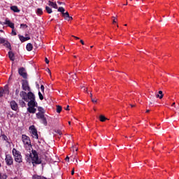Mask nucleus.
Here are the masks:
<instances>
[{
    "label": "nucleus",
    "mask_w": 179,
    "mask_h": 179,
    "mask_svg": "<svg viewBox=\"0 0 179 179\" xmlns=\"http://www.w3.org/2000/svg\"><path fill=\"white\" fill-rule=\"evenodd\" d=\"M31 159V162L33 165L34 164H41V160L38 159V155H37V152L36 150H32V153L29 155V157H27V161L29 162Z\"/></svg>",
    "instance_id": "nucleus-1"
},
{
    "label": "nucleus",
    "mask_w": 179,
    "mask_h": 179,
    "mask_svg": "<svg viewBox=\"0 0 179 179\" xmlns=\"http://www.w3.org/2000/svg\"><path fill=\"white\" fill-rule=\"evenodd\" d=\"M12 153L14 156L15 162H16L17 163H22V162H23L22 154L20 152L19 150L13 148L12 150Z\"/></svg>",
    "instance_id": "nucleus-2"
},
{
    "label": "nucleus",
    "mask_w": 179,
    "mask_h": 179,
    "mask_svg": "<svg viewBox=\"0 0 179 179\" xmlns=\"http://www.w3.org/2000/svg\"><path fill=\"white\" fill-rule=\"evenodd\" d=\"M22 139L24 145H27L28 148H31V141H30V137L26 136L25 134H22Z\"/></svg>",
    "instance_id": "nucleus-3"
},
{
    "label": "nucleus",
    "mask_w": 179,
    "mask_h": 179,
    "mask_svg": "<svg viewBox=\"0 0 179 179\" xmlns=\"http://www.w3.org/2000/svg\"><path fill=\"white\" fill-rule=\"evenodd\" d=\"M29 132L34 139H38V134L37 133V129L34 126L29 127Z\"/></svg>",
    "instance_id": "nucleus-4"
},
{
    "label": "nucleus",
    "mask_w": 179,
    "mask_h": 179,
    "mask_svg": "<svg viewBox=\"0 0 179 179\" xmlns=\"http://www.w3.org/2000/svg\"><path fill=\"white\" fill-rule=\"evenodd\" d=\"M27 96L28 100H30V101L28 102V104L33 105L34 104V103H37L36 102V96H34V94L29 92L27 93Z\"/></svg>",
    "instance_id": "nucleus-5"
},
{
    "label": "nucleus",
    "mask_w": 179,
    "mask_h": 179,
    "mask_svg": "<svg viewBox=\"0 0 179 179\" xmlns=\"http://www.w3.org/2000/svg\"><path fill=\"white\" fill-rule=\"evenodd\" d=\"M37 107V103H34V104L29 105L28 103V108H27V111L30 113V114H36V111H37V109L36 108Z\"/></svg>",
    "instance_id": "nucleus-6"
},
{
    "label": "nucleus",
    "mask_w": 179,
    "mask_h": 179,
    "mask_svg": "<svg viewBox=\"0 0 179 179\" xmlns=\"http://www.w3.org/2000/svg\"><path fill=\"white\" fill-rule=\"evenodd\" d=\"M5 160L7 166H12V164H13V158L12 157V155H6Z\"/></svg>",
    "instance_id": "nucleus-7"
},
{
    "label": "nucleus",
    "mask_w": 179,
    "mask_h": 179,
    "mask_svg": "<svg viewBox=\"0 0 179 179\" xmlns=\"http://www.w3.org/2000/svg\"><path fill=\"white\" fill-rule=\"evenodd\" d=\"M22 87L23 90H24L25 92H27V91L30 92V87L29 86V82H27V80H22Z\"/></svg>",
    "instance_id": "nucleus-8"
},
{
    "label": "nucleus",
    "mask_w": 179,
    "mask_h": 179,
    "mask_svg": "<svg viewBox=\"0 0 179 179\" xmlns=\"http://www.w3.org/2000/svg\"><path fill=\"white\" fill-rule=\"evenodd\" d=\"M0 24H7L8 27H10L12 29H15V24L11 22L10 20L6 19L4 22L0 21Z\"/></svg>",
    "instance_id": "nucleus-9"
},
{
    "label": "nucleus",
    "mask_w": 179,
    "mask_h": 179,
    "mask_svg": "<svg viewBox=\"0 0 179 179\" xmlns=\"http://www.w3.org/2000/svg\"><path fill=\"white\" fill-rule=\"evenodd\" d=\"M18 73H19V75H20V76H22V78H24V79H26V78H27V73H26L24 68L19 69Z\"/></svg>",
    "instance_id": "nucleus-10"
},
{
    "label": "nucleus",
    "mask_w": 179,
    "mask_h": 179,
    "mask_svg": "<svg viewBox=\"0 0 179 179\" xmlns=\"http://www.w3.org/2000/svg\"><path fill=\"white\" fill-rule=\"evenodd\" d=\"M10 105L11 107V110H13V111H17L18 106H17V103H16V101H11L10 102Z\"/></svg>",
    "instance_id": "nucleus-11"
},
{
    "label": "nucleus",
    "mask_w": 179,
    "mask_h": 179,
    "mask_svg": "<svg viewBox=\"0 0 179 179\" xmlns=\"http://www.w3.org/2000/svg\"><path fill=\"white\" fill-rule=\"evenodd\" d=\"M20 97H22V100H24V101H27V103L28 102V98H27V93H26V92L22 91L20 94Z\"/></svg>",
    "instance_id": "nucleus-12"
},
{
    "label": "nucleus",
    "mask_w": 179,
    "mask_h": 179,
    "mask_svg": "<svg viewBox=\"0 0 179 179\" xmlns=\"http://www.w3.org/2000/svg\"><path fill=\"white\" fill-rule=\"evenodd\" d=\"M63 17H64L65 20H67L68 22H71L73 18L69 15V13L66 12L62 14Z\"/></svg>",
    "instance_id": "nucleus-13"
},
{
    "label": "nucleus",
    "mask_w": 179,
    "mask_h": 179,
    "mask_svg": "<svg viewBox=\"0 0 179 179\" xmlns=\"http://www.w3.org/2000/svg\"><path fill=\"white\" fill-rule=\"evenodd\" d=\"M0 44H3L4 45H10V43L5 38L0 36Z\"/></svg>",
    "instance_id": "nucleus-14"
},
{
    "label": "nucleus",
    "mask_w": 179,
    "mask_h": 179,
    "mask_svg": "<svg viewBox=\"0 0 179 179\" xmlns=\"http://www.w3.org/2000/svg\"><path fill=\"white\" fill-rule=\"evenodd\" d=\"M18 37L21 41V43H24V41H27L29 40H30L29 36H23L22 35H18Z\"/></svg>",
    "instance_id": "nucleus-15"
},
{
    "label": "nucleus",
    "mask_w": 179,
    "mask_h": 179,
    "mask_svg": "<svg viewBox=\"0 0 179 179\" xmlns=\"http://www.w3.org/2000/svg\"><path fill=\"white\" fill-rule=\"evenodd\" d=\"M4 93L9 94V90H8V88H6L4 90L3 88H0V97H2Z\"/></svg>",
    "instance_id": "nucleus-16"
},
{
    "label": "nucleus",
    "mask_w": 179,
    "mask_h": 179,
    "mask_svg": "<svg viewBox=\"0 0 179 179\" xmlns=\"http://www.w3.org/2000/svg\"><path fill=\"white\" fill-rule=\"evenodd\" d=\"M48 5L49 6H52V8H54L55 9H58V6L57 5V3H54L51 1L50 0L48 1Z\"/></svg>",
    "instance_id": "nucleus-17"
},
{
    "label": "nucleus",
    "mask_w": 179,
    "mask_h": 179,
    "mask_svg": "<svg viewBox=\"0 0 179 179\" xmlns=\"http://www.w3.org/2000/svg\"><path fill=\"white\" fill-rule=\"evenodd\" d=\"M11 10H13V12H15V13H19V12H20V10L19 9V8H17V6H12L10 7Z\"/></svg>",
    "instance_id": "nucleus-18"
},
{
    "label": "nucleus",
    "mask_w": 179,
    "mask_h": 179,
    "mask_svg": "<svg viewBox=\"0 0 179 179\" xmlns=\"http://www.w3.org/2000/svg\"><path fill=\"white\" fill-rule=\"evenodd\" d=\"M8 57L10 58V61H15V54L12 51L8 52Z\"/></svg>",
    "instance_id": "nucleus-19"
},
{
    "label": "nucleus",
    "mask_w": 179,
    "mask_h": 179,
    "mask_svg": "<svg viewBox=\"0 0 179 179\" xmlns=\"http://www.w3.org/2000/svg\"><path fill=\"white\" fill-rule=\"evenodd\" d=\"M164 94H163V92L162 91H159L158 94H155V96L157 97V99H162L164 97Z\"/></svg>",
    "instance_id": "nucleus-20"
},
{
    "label": "nucleus",
    "mask_w": 179,
    "mask_h": 179,
    "mask_svg": "<svg viewBox=\"0 0 179 179\" xmlns=\"http://www.w3.org/2000/svg\"><path fill=\"white\" fill-rule=\"evenodd\" d=\"M32 179H47L45 177H43V176H38V175H34L32 176Z\"/></svg>",
    "instance_id": "nucleus-21"
},
{
    "label": "nucleus",
    "mask_w": 179,
    "mask_h": 179,
    "mask_svg": "<svg viewBox=\"0 0 179 179\" xmlns=\"http://www.w3.org/2000/svg\"><path fill=\"white\" fill-rule=\"evenodd\" d=\"M44 113H36V117L38 119V120H41L42 118H44Z\"/></svg>",
    "instance_id": "nucleus-22"
},
{
    "label": "nucleus",
    "mask_w": 179,
    "mask_h": 179,
    "mask_svg": "<svg viewBox=\"0 0 179 179\" xmlns=\"http://www.w3.org/2000/svg\"><path fill=\"white\" fill-rule=\"evenodd\" d=\"M45 10L47 13H49V14L52 13V9L48 6H45Z\"/></svg>",
    "instance_id": "nucleus-23"
},
{
    "label": "nucleus",
    "mask_w": 179,
    "mask_h": 179,
    "mask_svg": "<svg viewBox=\"0 0 179 179\" xmlns=\"http://www.w3.org/2000/svg\"><path fill=\"white\" fill-rule=\"evenodd\" d=\"M1 139H2V141H6V142H8V136H6V135L3 134L0 136Z\"/></svg>",
    "instance_id": "nucleus-24"
},
{
    "label": "nucleus",
    "mask_w": 179,
    "mask_h": 179,
    "mask_svg": "<svg viewBox=\"0 0 179 179\" xmlns=\"http://www.w3.org/2000/svg\"><path fill=\"white\" fill-rule=\"evenodd\" d=\"M99 120H100V121H101V122H104V121H106V120H107V118L105 117L104 115H101L99 116Z\"/></svg>",
    "instance_id": "nucleus-25"
},
{
    "label": "nucleus",
    "mask_w": 179,
    "mask_h": 179,
    "mask_svg": "<svg viewBox=\"0 0 179 179\" xmlns=\"http://www.w3.org/2000/svg\"><path fill=\"white\" fill-rule=\"evenodd\" d=\"M57 10L58 12H61V13L64 15L65 12V8H64V7H59Z\"/></svg>",
    "instance_id": "nucleus-26"
},
{
    "label": "nucleus",
    "mask_w": 179,
    "mask_h": 179,
    "mask_svg": "<svg viewBox=\"0 0 179 179\" xmlns=\"http://www.w3.org/2000/svg\"><path fill=\"white\" fill-rule=\"evenodd\" d=\"M41 120V122L42 124H43L44 125H47V118H45V116L43 117Z\"/></svg>",
    "instance_id": "nucleus-27"
},
{
    "label": "nucleus",
    "mask_w": 179,
    "mask_h": 179,
    "mask_svg": "<svg viewBox=\"0 0 179 179\" xmlns=\"http://www.w3.org/2000/svg\"><path fill=\"white\" fill-rule=\"evenodd\" d=\"M38 111H39L38 113L43 114L45 113V110H44V108L42 107H38Z\"/></svg>",
    "instance_id": "nucleus-28"
},
{
    "label": "nucleus",
    "mask_w": 179,
    "mask_h": 179,
    "mask_svg": "<svg viewBox=\"0 0 179 179\" xmlns=\"http://www.w3.org/2000/svg\"><path fill=\"white\" fill-rule=\"evenodd\" d=\"M57 113H61V111H62V107H61V106H57Z\"/></svg>",
    "instance_id": "nucleus-29"
},
{
    "label": "nucleus",
    "mask_w": 179,
    "mask_h": 179,
    "mask_svg": "<svg viewBox=\"0 0 179 179\" xmlns=\"http://www.w3.org/2000/svg\"><path fill=\"white\" fill-rule=\"evenodd\" d=\"M36 13L37 15H43V8H38Z\"/></svg>",
    "instance_id": "nucleus-30"
},
{
    "label": "nucleus",
    "mask_w": 179,
    "mask_h": 179,
    "mask_svg": "<svg viewBox=\"0 0 179 179\" xmlns=\"http://www.w3.org/2000/svg\"><path fill=\"white\" fill-rule=\"evenodd\" d=\"M26 49L27 51H31V50H33V45H27Z\"/></svg>",
    "instance_id": "nucleus-31"
},
{
    "label": "nucleus",
    "mask_w": 179,
    "mask_h": 179,
    "mask_svg": "<svg viewBox=\"0 0 179 179\" xmlns=\"http://www.w3.org/2000/svg\"><path fill=\"white\" fill-rule=\"evenodd\" d=\"M20 104L22 107H24V106H26V103L23 100L20 101Z\"/></svg>",
    "instance_id": "nucleus-32"
},
{
    "label": "nucleus",
    "mask_w": 179,
    "mask_h": 179,
    "mask_svg": "<svg viewBox=\"0 0 179 179\" xmlns=\"http://www.w3.org/2000/svg\"><path fill=\"white\" fill-rule=\"evenodd\" d=\"M38 96H39L40 100H43L44 99V96H43V94H41V92H38Z\"/></svg>",
    "instance_id": "nucleus-33"
},
{
    "label": "nucleus",
    "mask_w": 179,
    "mask_h": 179,
    "mask_svg": "<svg viewBox=\"0 0 179 179\" xmlns=\"http://www.w3.org/2000/svg\"><path fill=\"white\" fill-rule=\"evenodd\" d=\"M20 27H25L26 29H27L28 26L26 24H21Z\"/></svg>",
    "instance_id": "nucleus-34"
},
{
    "label": "nucleus",
    "mask_w": 179,
    "mask_h": 179,
    "mask_svg": "<svg viewBox=\"0 0 179 179\" xmlns=\"http://www.w3.org/2000/svg\"><path fill=\"white\" fill-rule=\"evenodd\" d=\"M12 36H16V31H15V29H12V32H11Z\"/></svg>",
    "instance_id": "nucleus-35"
},
{
    "label": "nucleus",
    "mask_w": 179,
    "mask_h": 179,
    "mask_svg": "<svg viewBox=\"0 0 179 179\" xmlns=\"http://www.w3.org/2000/svg\"><path fill=\"white\" fill-rule=\"evenodd\" d=\"M92 103H97V99H96V98H92Z\"/></svg>",
    "instance_id": "nucleus-36"
},
{
    "label": "nucleus",
    "mask_w": 179,
    "mask_h": 179,
    "mask_svg": "<svg viewBox=\"0 0 179 179\" xmlns=\"http://www.w3.org/2000/svg\"><path fill=\"white\" fill-rule=\"evenodd\" d=\"M113 17V23H117V18H115V17Z\"/></svg>",
    "instance_id": "nucleus-37"
},
{
    "label": "nucleus",
    "mask_w": 179,
    "mask_h": 179,
    "mask_svg": "<svg viewBox=\"0 0 179 179\" xmlns=\"http://www.w3.org/2000/svg\"><path fill=\"white\" fill-rule=\"evenodd\" d=\"M41 92H44V85L41 86Z\"/></svg>",
    "instance_id": "nucleus-38"
},
{
    "label": "nucleus",
    "mask_w": 179,
    "mask_h": 179,
    "mask_svg": "<svg viewBox=\"0 0 179 179\" xmlns=\"http://www.w3.org/2000/svg\"><path fill=\"white\" fill-rule=\"evenodd\" d=\"M45 61L46 64H50V61L48 60V59H47V57L45 59Z\"/></svg>",
    "instance_id": "nucleus-39"
},
{
    "label": "nucleus",
    "mask_w": 179,
    "mask_h": 179,
    "mask_svg": "<svg viewBox=\"0 0 179 179\" xmlns=\"http://www.w3.org/2000/svg\"><path fill=\"white\" fill-rule=\"evenodd\" d=\"M80 42L83 45H85V41H83V40H80Z\"/></svg>",
    "instance_id": "nucleus-40"
},
{
    "label": "nucleus",
    "mask_w": 179,
    "mask_h": 179,
    "mask_svg": "<svg viewBox=\"0 0 179 179\" xmlns=\"http://www.w3.org/2000/svg\"><path fill=\"white\" fill-rule=\"evenodd\" d=\"M73 79H76V74H74L71 76Z\"/></svg>",
    "instance_id": "nucleus-41"
},
{
    "label": "nucleus",
    "mask_w": 179,
    "mask_h": 179,
    "mask_svg": "<svg viewBox=\"0 0 179 179\" xmlns=\"http://www.w3.org/2000/svg\"><path fill=\"white\" fill-rule=\"evenodd\" d=\"M73 174H75V169H74L71 171V175L73 176Z\"/></svg>",
    "instance_id": "nucleus-42"
},
{
    "label": "nucleus",
    "mask_w": 179,
    "mask_h": 179,
    "mask_svg": "<svg viewBox=\"0 0 179 179\" xmlns=\"http://www.w3.org/2000/svg\"><path fill=\"white\" fill-rule=\"evenodd\" d=\"M48 72L49 75H51V70L50 69H48Z\"/></svg>",
    "instance_id": "nucleus-43"
},
{
    "label": "nucleus",
    "mask_w": 179,
    "mask_h": 179,
    "mask_svg": "<svg viewBox=\"0 0 179 179\" xmlns=\"http://www.w3.org/2000/svg\"><path fill=\"white\" fill-rule=\"evenodd\" d=\"M73 37H74V38H75L76 40H79V37H78V36H73Z\"/></svg>",
    "instance_id": "nucleus-44"
},
{
    "label": "nucleus",
    "mask_w": 179,
    "mask_h": 179,
    "mask_svg": "<svg viewBox=\"0 0 179 179\" xmlns=\"http://www.w3.org/2000/svg\"><path fill=\"white\" fill-rule=\"evenodd\" d=\"M7 48H8L9 50H12V47L10 45L7 46Z\"/></svg>",
    "instance_id": "nucleus-45"
},
{
    "label": "nucleus",
    "mask_w": 179,
    "mask_h": 179,
    "mask_svg": "<svg viewBox=\"0 0 179 179\" xmlns=\"http://www.w3.org/2000/svg\"><path fill=\"white\" fill-rule=\"evenodd\" d=\"M67 111L69 110V106H67V107L65 108Z\"/></svg>",
    "instance_id": "nucleus-46"
},
{
    "label": "nucleus",
    "mask_w": 179,
    "mask_h": 179,
    "mask_svg": "<svg viewBox=\"0 0 179 179\" xmlns=\"http://www.w3.org/2000/svg\"><path fill=\"white\" fill-rule=\"evenodd\" d=\"M57 3H59V5H62L63 3L62 2H59V1H58Z\"/></svg>",
    "instance_id": "nucleus-47"
},
{
    "label": "nucleus",
    "mask_w": 179,
    "mask_h": 179,
    "mask_svg": "<svg viewBox=\"0 0 179 179\" xmlns=\"http://www.w3.org/2000/svg\"><path fill=\"white\" fill-rule=\"evenodd\" d=\"M66 160L69 161V157H66Z\"/></svg>",
    "instance_id": "nucleus-48"
},
{
    "label": "nucleus",
    "mask_w": 179,
    "mask_h": 179,
    "mask_svg": "<svg viewBox=\"0 0 179 179\" xmlns=\"http://www.w3.org/2000/svg\"><path fill=\"white\" fill-rule=\"evenodd\" d=\"M131 107H135V105L130 104Z\"/></svg>",
    "instance_id": "nucleus-49"
},
{
    "label": "nucleus",
    "mask_w": 179,
    "mask_h": 179,
    "mask_svg": "<svg viewBox=\"0 0 179 179\" xmlns=\"http://www.w3.org/2000/svg\"><path fill=\"white\" fill-rule=\"evenodd\" d=\"M27 45H31V43H27Z\"/></svg>",
    "instance_id": "nucleus-50"
},
{
    "label": "nucleus",
    "mask_w": 179,
    "mask_h": 179,
    "mask_svg": "<svg viewBox=\"0 0 179 179\" xmlns=\"http://www.w3.org/2000/svg\"><path fill=\"white\" fill-rule=\"evenodd\" d=\"M175 105H176V103L173 102V103H172V106H175Z\"/></svg>",
    "instance_id": "nucleus-51"
},
{
    "label": "nucleus",
    "mask_w": 179,
    "mask_h": 179,
    "mask_svg": "<svg viewBox=\"0 0 179 179\" xmlns=\"http://www.w3.org/2000/svg\"><path fill=\"white\" fill-rule=\"evenodd\" d=\"M92 96H93V95L91 94V95H90L91 99H93Z\"/></svg>",
    "instance_id": "nucleus-52"
},
{
    "label": "nucleus",
    "mask_w": 179,
    "mask_h": 179,
    "mask_svg": "<svg viewBox=\"0 0 179 179\" xmlns=\"http://www.w3.org/2000/svg\"><path fill=\"white\" fill-rule=\"evenodd\" d=\"M150 110H146V113H149Z\"/></svg>",
    "instance_id": "nucleus-53"
},
{
    "label": "nucleus",
    "mask_w": 179,
    "mask_h": 179,
    "mask_svg": "<svg viewBox=\"0 0 179 179\" xmlns=\"http://www.w3.org/2000/svg\"><path fill=\"white\" fill-rule=\"evenodd\" d=\"M84 91H85V92H87V90H86V89H84Z\"/></svg>",
    "instance_id": "nucleus-54"
},
{
    "label": "nucleus",
    "mask_w": 179,
    "mask_h": 179,
    "mask_svg": "<svg viewBox=\"0 0 179 179\" xmlns=\"http://www.w3.org/2000/svg\"><path fill=\"white\" fill-rule=\"evenodd\" d=\"M75 149H76V152H78V148H76Z\"/></svg>",
    "instance_id": "nucleus-55"
},
{
    "label": "nucleus",
    "mask_w": 179,
    "mask_h": 179,
    "mask_svg": "<svg viewBox=\"0 0 179 179\" xmlns=\"http://www.w3.org/2000/svg\"><path fill=\"white\" fill-rule=\"evenodd\" d=\"M58 134H59V135H61V131H59Z\"/></svg>",
    "instance_id": "nucleus-56"
},
{
    "label": "nucleus",
    "mask_w": 179,
    "mask_h": 179,
    "mask_svg": "<svg viewBox=\"0 0 179 179\" xmlns=\"http://www.w3.org/2000/svg\"><path fill=\"white\" fill-rule=\"evenodd\" d=\"M69 124L71 125V122L70 121L69 122Z\"/></svg>",
    "instance_id": "nucleus-57"
},
{
    "label": "nucleus",
    "mask_w": 179,
    "mask_h": 179,
    "mask_svg": "<svg viewBox=\"0 0 179 179\" xmlns=\"http://www.w3.org/2000/svg\"><path fill=\"white\" fill-rule=\"evenodd\" d=\"M76 163H78V159H76Z\"/></svg>",
    "instance_id": "nucleus-58"
},
{
    "label": "nucleus",
    "mask_w": 179,
    "mask_h": 179,
    "mask_svg": "<svg viewBox=\"0 0 179 179\" xmlns=\"http://www.w3.org/2000/svg\"><path fill=\"white\" fill-rule=\"evenodd\" d=\"M124 26H127V24H124Z\"/></svg>",
    "instance_id": "nucleus-59"
},
{
    "label": "nucleus",
    "mask_w": 179,
    "mask_h": 179,
    "mask_svg": "<svg viewBox=\"0 0 179 179\" xmlns=\"http://www.w3.org/2000/svg\"><path fill=\"white\" fill-rule=\"evenodd\" d=\"M74 58H76V56H74Z\"/></svg>",
    "instance_id": "nucleus-60"
},
{
    "label": "nucleus",
    "mask_w": 179,
    "mask_h": 179,
    "mask_svg": "<svg viewBox=\"0 0 179 179\" xmlns=\"http://www.w3.org/2000/svg\"><path fill=\"white\" fill-rule=\"evenodd\" d=\"M117 27H118V25H117Z\"/></svg>",
    "instance_id": "nucleus-61"
},
{
    "label": "nucleus",
    "mask_w": 179,
    "mask_h": 179,
    "mask_svg": "<svg viewBox=\"0 0 179 179\" xmlns=\"http://www.w3.org/2000/svg\"><path fill=\"white\" fill-rule=\"evenodd\" d=\"M0 167H1V164H0Z\"/></svg>",
    "instance_id": "nucleus-62"
}]
</instances>
